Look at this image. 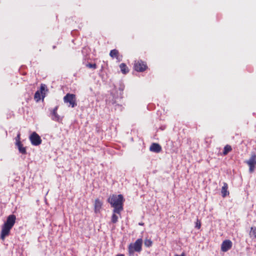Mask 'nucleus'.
<instances>
[{
	"label": "nucleus",
	"instance_id": "f257e3e1",
	"mask_svg": "<svg viewBox=\"0 0 256 256\" xmlns=\"http://www.w3.org/2000/svg\"><path fill=\"white\" fill-rule=\"evenodd\" d=\"M16 216L14 214L9 215L4 224L2 226V230L0 234V238L4 240L6 237L10 234L11 229L14 226L16 222Z\"/></svg>",
	"mask_w": 256,
	"mask_h": 256
},
{
	"label": "nucleus",
	"instance_id": "f03ea898",
	"mask_svg": "<svg viewBox=\"0 0 256 256\" xmlns=\"http://www.w3.org/2000/svg\"><path fill=\"white\" fill-rule=\"evenodd\" d=\"M124 197L122 194H113L108 198V202L110 204L111 206L114 208L112 212H117L120 216V212L124 209Z\"/></svg>",
	"mask_w": 256,
	"mask_h": 256
},
{
	"label": "nucleus",
	"instance_id": "7ed1b4c3",
	"mask_svg": "<svg viewBox=\"0 0 256 256\" xmlns=\"http://www.w3.org/2000/svg\"><path fill=\"white\" fill-rule=\"evenodd\" d=\"M142 238L138 239L134 243L132 244H130L128 247V252L130 254H134V252H140L142 250Z\"/></svg>",
	"mask_w": 256,
	"mask_h": 256
},
{
	"label": "nucleus",
	"instance_id": "20e7f679",
	"mask_svg": "<svg viewBox=\"0 0 256 256\" xmlns=\"http://www.w3.org/2000/svg\"><path fill=\"white\" fill-rule=\"evenodd\" d=\"M64 101L65 103H68L69 106L74 108L76 106V95L72 94H67L64 98Z\"/></svg>",
	"mask_w": 256,
	"mask_h": 256
},
{
	"label": "nucleus",
	"instance_id": "39448f33",
	"mask_svg": "<svg viewBox=\"0 0 256 256\" xmlns=\"http://www.w3.org/2000/svg\"><path fill=\"white\" fill-rule=\"evenodd\" d=\"M147 68L148 66L142 60H138L134 62V68L137 72H142L144 71Z\"/></svg>",
	"mask_w": 256,
	"mask_h": 256
},
{
	"label": "nucleus",
	"instance_id": "423d86ee",
	"mask_svg": "<svg viewBox=\"0 0 256 256\" xmlns=\"http://www.w3.org/2000/svg\"><path fill=\"white\" fill-rule=\"evenodd\" d=\"M30 140L31 144L33 146H38L41 144L42 139L39 135L36 132H32V134L30 136Z\"/></svg>",
	"mask_w": 256,
	"mask_h": 256
},
{
	"label": "nucleus",
	"instance_id": "0eeeda50",
	"mask_svg": "<svg viewBox=\"0 0 256 256\" xmlns=\"http://www.w3.org/2000/svg\"><path fill=\"white\" fill-rule=\"evenodd\" d=\"M249 166V172L252 173L254 172V168L256 166V155L253 154L250 159L246 162Z\"/></svg>",
	"mask_w": 256,
	"mask_h": 256
},
{
	"label": "nucleus",
	"instance_id": "6e6552de",
	"mask_svg": "<svg viewBox=\"0 0 256 256\" xmlns=\"http://www.w3.org/2000/svg\"><path fill=\"white\" fill-rule=\"evenodd\" d=\"M232 246V243L230 240H224L221 244V250L223 252H226L230 250Z\"/></svg>",
	"mask_w": 256,
	"mask_h": 256
},
{
	"label": "nucleus",
	"instance_id": "1a4fd4ad",
	"mask_svg": "<svg viewBox=\"0 0 256 256\" xmlns=\"http://www.w3.org/2000/svg\"><path fill=\"white\" fill-rule=\"evenodd\" d=\"M150 150L151 152L158 153L162 150V147L158 144L152 143L150 148Z\"/></svg>",
	"mask_w": 256,
	"mask_h": 256
},
{
	"label": "nucleus",
	"instance_id": "9d476101",
	"mask_svg": "<svg viewBox=\"0 0 256 256\" xmlns=\"http://www.w3.org/2000/svg\"><path fill=\"white\" fill-rule=\"evenodd\" d=\"M223 186H222L221 193L222 196L223 198H225L226 196L229 194V192L228 190V185L226 182H224Z\"/></svg>",
	"mask_w": 256,
	"mask_h": 256
},
{
	"label": "nucleus",
	"instance_id": "9b49d317",
	"mask_svg": "<svg viewBox=\"0 0 256 256\" xmlns=\"http://www.w3.org/2000/svg\"><path fill=\"white\" fill-rule=\"evenodd\" d=\"M102 206V203L98 200L96 199L94 202V211L95 212L98 213L100 212Z\"/></svg>",
	"mask_w": 256,
	"mask_h": 256
},
{
	"label": "nucleus",
	"instance_id": "f8f14e48",
	"mask_svg": "<svg viewBox=\"0 0 256 256\" xmlns=\"http://www.w3.org/2000/svg\"><path fill=\"white\" fill-rule=\"evenodd\" d=\"M16 145L18 146L19 152L23 154H26V147L23 146V144L20 143L16 144Z\"/></svg>",
	"mask_w": 256,
	"mask_h": 256
},
{
	"label": "nucleus",
	"instance_id": "ddd939ff",
	"mask_svg": "<svg viewBox=\"0 0 256 256\" xmlns=\"http://www.w3.org/2000/svg\"><path fill=\"white\" fill-rule=\"evenodd\" d=\"M52 119L56 122H59L61 119L60 116L58 114L57 112H51Z\"/></svg>",
	"mask_w": 256,
	"mask_h": 256
},
{
	"label": "nucleus",
	"instance_id": "4468645a",
	"mask_svg": "<svg viewBox=\"0 0 256 256\" xmlns=\"http://www.w3.org/2000/svg\"><path fill=\"white\" fill-rule=\"evenodd\" d=\"M120 70L121 72L124 74H126L127 73H128V66H126V65L124 64V63H122L120 65Z\"/></svg>",
	"mask_w": 256,
	"mask_h": 256
},
{
	"label": "nucleus",
	"instance_id": "2eb2a0df",
	"mask_svg": "<svg viewBox=\"0 0 256 256\" xmlns=\"http://www.w3.org/2000/svg\"><path fill=\"white\" fill-rule=\"evenodd\" d=\"M249 234L252 238H256V227H251Z\"/></svg>",
	"mask_w": 256,
	"mask_h": 256
},
{
	"label": "nucleus",
	"instance_id": "dca6fc26",
	"mask_svg": "<svg viewBox=\"0 0 256 256\" xmlns=\"http://www.w3.org/2000/svg\"><path fill=\"white\" fill-rule=\"evenodd\" d=\"M118 51L116 49H114L110 50V56L112 58H116L118 59Z\"/></svg>",
	"mask_w": 256,
	"mask_h": 256
},
{
	"label": "nucleus",
	"instance_id": "f3484780",
	"mask_svg": "<svg viewBox=\"0 0 256 256\" xmlns=\"http://www.w3.org/2000/svg\"><path fill=\"white\" fill-rule=\"evenodd\" d=\"M232 150V148L230 146L227 144L224 147L223 154L226 155L228 152Z\"/></svg>",
	"mask_w": 256,
	"mask_h": 256
},
{
	"label": "nucleus",
	"instance_id": "a211bd4d",
	"mask_svg": "<svg viewBox=\"0 0 256 256\" xmlns=\"http://www.w3.org/2000/svg\"><path fill=\"white\" fill-rule=\"evenodd\" d=\"M117 214H118L117 212H113L111 218V222L112 223L116 224L118 222V216Z\"/></svg>",
	"mask_w": 256,
	"mask_h": 256
},
{
	"label": "nucleus",
	"instance_id": "6ab92c4d",
	"mask_svg": "<svg viewBox=\"0 0 256 256\" xmlns=\"http://www.w3.org/2000/svg\"><path fill=\"white\" fill-rule=\"evenodd\" d=\"M46 90V86L44 84H42L40 86V92L42 94V98L45 96V93L44 92Z\"/></svg>",
	"mask_w": 256,
	"mask_h": 256
},
{
	"label": "nucleus",
	"instance_id": "aec40b11",
	"mask_svg": "<svg viewBox=\"0 0 256 256\" xmlns=\"http://www.w3.org/2000/svg\"><path fill=\"white\" fill-rule=\"evenodd\" d=\"M41 96H42V94L39 90H37L35 92L34 96V98L36 102H38L40 100Z\"/></svg>",
	"mask_w": 256,
	"mask_h": 256
},
{
	"label": "nucleus",
	"instance_id": "412c9836",
	"mask_svg": "<svg viewBox=\"0 0 256 256\" xmlns=\"http://www.w3.org/2000/svg\"><path fill=\"white\" fill-rule=\"evenodd\" d=\"M152 242L149 239H146L145 240L144 242V244L146 246V247H150L152 245Z\"/></svg>",
	"mask_w": 256,
	"mask_h": 256
},
{
	"label": "nucleus",
	"instance_id": "4be33fe9",
	"mask_svg": "<svg viewBox=\"0 0 256 256\" xmlns=\"http://www.w3.org/2000/svg\"><path fill=\"white\" fill-rule=\"evenodd\" d=\"M86 66L87 67H88V68H92V69H96V67H97L96 64H90V63H88V64H86Z\"/></svg>",
	"mask_w": 256,
	"mask_h": 256
},
{
	"label": "nucleus",
	"instance_id": "5701e85b",
	"mask_svg": "<svg viewBox=\"0 0 256 256\" xmlns=\"http://www.w3.org/2000/svg\"><path fill=\"white\" fill-rule=\"evenodd\" d=\"M16 144H18V142L19 143H20L21 142H20V132H19L18 134H17V136L16 137Z\"/></svg>",
	"mask_w": 256,
	"mask_h": 256
},
{
	"label": "nucleus",
	"instance_id": "b1692460",
	"mask_svg": "<svg viewBox=\"0 0 256 256\" xmlns=\"http://www.w3.org/2000/svg\"><path fill=\"white\" fill-rule=\"evenodd\" d=\"M200 226H201L200 222L198 219L197 221L196 222V224L195 227L198 229H200Z\"/></svg>",
	"mask_w": 256,
	"mask_h": 256
},
{
	"label": "nucleus",
	"instance_id": "393cba45",
	"mask_svg": "<svg viewBox=\"0 0 256 256\" xmlns=\"http://www.w3.org/2000/svg\"><path fill=\"white\" fill-rule=\"evenodd\" d=\"M58 106H56L51 112H57Z\"/></svg>",
	"mask_w": 256,
	"mask_h": 256
},
{
	"label": "nucleus",
	"instance_id": "a878e982",
	"mask_svg": "<svg viewBox=\"0 0 256 256\" xmlns=\"http://www.w3.org/2000/svg\"><path fill=\"white\" fill-rule=\"evenodd\" d=\"M174 256H186V254L184 252H182L180 255H178V254H175Z\"/></svg>",
	"mask_w": 256,
	"mask_h": 256
},
{
	"label": "nucleus",
	"instance_id": "bb28decb",
	"mask_svg": "<svg viewBox=\"0 0 256 256\" xmlns=\"http://www.w3.org/2000/svg\"><path fill=\"white\" fill-rule=\"evenodd\" d=\"M116 256H124L122 254H119L116 255Z\"/></svg>",
	"mask_w": 256,
	"mask_h": 256
},
{
	"label": "nucleus",
	"instance_id": "cd10ccee",
	"mask_svg": "<svg viewBox=\"0 0 256 256\" xmlns=\"http://www.w3.org/2000/svg\"><path fill=\"white\" fill-rule=\"evenodd\" d=\"M139 224L141 225V226H142V225H144V224L143 223H139Z\"/></svg>",
	"mask_w": 256,
	"mask_h": 256
}]
</instances>
